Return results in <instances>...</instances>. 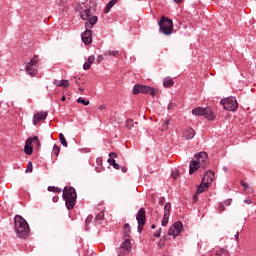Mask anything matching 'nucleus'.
Listing matches in <instances>:
<instances>
[{
  "instance_id": "obj_24",
  "label": "nucleus",
  "mask_w": 256,
  "mask_h": 256,
  "mask_svg": "<svg viewBox=\"0 0 256 256\" xmlns=\"http://www.w3.org/2000/svg\"><path fill=\"white\" fill-rule=\"evenodd\" d=\"M117 1H118V0H111V1L107 4V6H106V8H105V10H104V13H109V12L111 11V9H113V7H115V4L117 3Z\"/></svg>"
},
{
  "instance_id": "obj_7",
  "label": "nucleus",
  "mask_w": 256,
  "mask_h": 256,
  "mask_svg": "<svg viewBox=\"0 0 256 256\" xmlns=\"http://www.w3.org/2000/svg\"><path fill=\"white\" fill-rule=\"evenodd\" d=\"M37 65H39V56H34L28 63H26V73L31 77H35L37 75Z\"/></svg>"
},
{
  "instance_id": "obj_60",
  "label": "nucleus",
  "mask_w": 256,
  "mask_h": 256,
  "mask_svg": "<svg viewBox=\"0 0 256 256\" xmlns=\"http://www.w3.org/2000/svg\"><path fill=\"white\" fill-rule=\"evenodd\" d=\"M79 91H81V93H83V88H79Z\"/></svg>"
},
{
  "instance_id": "obj_10",
  "label": "nucleus",
  "mask_w": 256,
  "mask_h": 256,
  "mask_svg": "<svg viewBox=\"0 0 256 256\" xmlns=\"http://www.w3.org/2000/svg\"><path fill=\"white\" fill-rule=\"evenodd\" d=\"M181 231H183V223L181 221L175 222L169 229L168 235L172 237H177Z\"/></svg>"
},
{
  "instance_id": "obj_61",
  "label": "nucleus",
  "mask_w": 256,
  "mask_h": 256,
  "mask_svg": "<svg viewBox=\"0 0 256 256\" xmlns=\"http://www.w3.org/2000/svg\"><path fill=\"white\" fill-rule=\"evenodd\" d=\"M76 85H79V81H75Z\"/></svg>"
},
{
  "instance_id": "obj_39",
  "label": "nucleus",
  "mask_w": 256,
  "mask_h": 256,
  "mask_svg": "<svg viewBox=\"0 0 256 256\" xmlns=\"http://www.w3.org/2000/svg\"><path fill=\"white\" fill-rule=\"evenodd\" d=\"M171 177H172L173 179H177V178L179 177V171H178V170L173 171L172 174H171Z\"/></svg>"
},
{
  "instance_id": "obj_12",
  "label": "nucleus",
  "mask_w": 256,
  "mask_h": 256,
  "mask_svg": "<svg viewBox=\"0 0 256 256\" xmlns=\"http://www.w3.org/2000/svg\"><path fill=\"white\" fill-rule=\"evenodd\" d=\"M195 158L200 167L205 168V165H207V152H200L195 155Z\"/></svg>"
},
{
  "instance_id": "obj_20",
  "label": "nucleus",
  "mask_w": 256,
  "mask_h": 256,
  "mask_svg": "<svg viewBox=\"0 0 256 256\" xmlns=\"http://www.w3.org/2000/svg\"><path fill=\"white\" fill-rule=\"evenodd\" d=\"M204 113H205V108L203 107H197L192 110V115H196L199 117H203Z\"/></svg>"
},
{
  "instance_id": "obj_2",
  "label": "nucleus",
  "mask_w": 256,
  "mask_h": 256,
  "mask_svg": "<svg viewBox=\"0 0 256 256\" xmlns=\"http://www.w3.org/2000/svg\"><path fill=\"white\" fill-rule=\"evenodd\" d=\"M62 197L65 201L66 209H75V203H77V192L75 191V188L71 186L65 187Z\"/></svg>"
},
{
  "instance_id": "obj_16",
  "label": "nucleus",
  "mask_w": 256,
  "mask_h": 256,
  "mask_svg": "<svg viewBox=\"0 0 256 256\" xmlns=\"http://www.w3.org/2000/svg\"><path fill=\"white\" fill-rule=\"evenodd\" d=\"M199 167H201V165L196 160H192L190 162V166H189V174L193 175L195 173V171H197V169H199Z\"/></svg>"
},
{
  "instance_id": "obj_47",
  "label": "nucleus",
  "mask_w": 256,
  "mask_h": 256,
  "mask_svg": "<svg viewBox=\"0 0 256 256\" xmlns=\"http://www.w3.org/2000/svg\"><path fill=\"white\" fill-rule=\"evenodd\" d=\"M97 61H98V63H101L103 61V55H99L97 57Z\"/></svg>"
},
{
  "instance_id": "obj_28",
  "label": "nucleus",
  "mask_w": 256,
  "mask_h": 256,
  "mask_svg": "<svg viewBox=\"0 0 256 256\" xmlns=\"http://www.w3.org/2000/svg\"><path fill=\"white\" fill-rule=\"evenodd\" d=\"M164 215H171V203H166L164 205Z\"/></svg>"
},
{
  "instance_id": "obj_46",
  "label": "nucleus",
  "mask_w": 256,
  "mask_h": 256,
  "mask_svg": "<svg viewBox=\"0 0 256 256\" xmlns=\"http://www.w3.org/2000/svg\"><path fill=\"white\" fill-rule=\"evenodd\" d=\"M154 237H161V228L154 233Z\"/></svg>"
},
{
  "instance_id": "obj_44",
  "label": "nucleus",
  "mask_w": 256,
  "mask_h": 256,
  "mask_svg": "<svg viewBox=\"0 0 256 256\" xmlns=\"http://www.w3.org/2000/svg\"><path fill=\"white\" fill-rule=\"evenodd\" d=\"M91 221H93V215H89V216L86 218V223H87V224L91 223Z\"/></svg>"
},
{
  "instance_id": "obj_5",
  "label": "nucleus",
  "mask_w": 256,
  "mask_h": 256,
  "mask_svg": "<svg viewBox=\"0 0 256 256\" xmlns=\"http://www.w3.org/2000/svg\"><path fill=\"white\" fill-rule=\"evenodd\" d=\"M159 27L163 35H171V33H173V20L162 16L159 22Z\"/></svg>"
},
{
  "instance_id": "obj_14",
  "label": "nucleus",
  "mask_w": 256,
  "mask_h": 256,
  "mask_svg": "<svg viewBox=\"0 0 256 256\" xmlns=\"http://www.w3.org/2000/svg\"><path fill=\"white\" fill-rule=\"evenodd\" d=\"M203 117L209 119V121H213V119H215V113L211 108H204Z\"/></svg>"
},
{
  "instance_id": "obj_50",
  "label": "nucleus",
  "mask_w": 256,
  "mask_h": 256,
  "mask_svg": "<svg viewBox=\"0 0 256 256\" xmlns=\"http://www.w3.org/2000/svg\"><path fill=\"white\" fill-rule=\"evenodd\" d=\"M244 203H246V205H251V203L253 202L251 201V199H246L244 200Z\"/></svg>"
},
{
  "instance_id": "obj_8",
  "label": "nucleus",
  "mask_w": 256,
  "mask_h": 256,
  "mask_svg": "<svg viewBox=\"0 0 256 256\" xmlns=\"http://www.w3.org/2000/svg\"><path fill=\"white\" fill-rule=\"evenodd\" d=\"M220 103L221 105H223L226 111H237V107H239L237 99H235L234 97L225 98L221 100Z\"/></svg>"
},
{
  "instance_id": "obj_35",
  "label": "nucleus",
  "mask_w": 256,
  "mask_h": 256,
  "mask_svg": "<svg viewBox=\"0 0 256 256\" xmlns=\"http://www.w3.org/2000/svg\"><path fill=\"white\" fill-rule=\"evenodd\" d=\"M61 149L59 148V146H57V144H54L53 146V153L56 157H59V153H60Z\"/></svg>"
},
{
  "instance_id": "obj_34",
  "label": "nucleus",
  "mask_w": 256,
  "mask_h": 256,
  "mask_svg": "<svg viewBox=\"0 0 256 256\" xmlns=\"http://www.w3.org/2000/svg\"><path fill=\"white\" fill-rule=\"evenodd\" d=\"M129 233H131V226L129 224L124 225V235L125 237H129Z\"/></svg>"
},
{
  "instance_id": "obj_33",
  "label": "nucleus",
  "mask_w": 256,
  "mask_h": 256,
  "mask_svg": "<svg viewBox=\"0 0 256 256\" xmlns=\"http://www.w3.org/2000/svg\"><path fill=\"white\" fill-rule=\"evenodd\" d=\"M105 219V212L100 211L95 217V221H103Z\"/></svg>"
},
{
  "instance_id": "obj_48",
  "label": "nucleus",
  "mask_w": 256,
  "mask_h": 256,
  "mask_svg": "<svg viewBox=\"0 0 256 256\" xmlns=\"http://www.w3.org/2000/svg\"><path fill=\"white\" fill-rule=\"evenodd\" d=\"M98 109H99V111H105L106 107H105V105H100L98 107Z\"/></svg>"
},
{
  "instance_id": "obj_30",
  "label": "nucleus",
  "mask_w": 256,
  "mask_h": 256,
  "mask_svg": "<svg viewBox=\"0 0 256 256\" xmlns=\"http://www.w3.org/2000/svg\"><path fill=\"white\" fill-rule=\"evenodd\" d=\"M59 139H60L61 145H63V147H67V139H65V136L63 135V133L59 134Z\"/></svg>"
},
{
  "instance_id": "obj_32",
  "label": "nucleus",
  "mask_w": 256,
  "mask_h": 256,
  "mask_svg": "<svg viewBox=\"0 0 256 256\" xmlns=\"http://www.w3.org/2000/svg\"><path fill=\"white\" fill-rule=\"evenodd\" d=\"M108 163H109V165H112V167H114V169H119V164H117V162H115L114 158H109Z\"/></svg>"
},
{
  "instance_id": "obj_1",
  "label": "nucleus",
  "mask_w": 256,
  "mask_h": 256,
  "mask_svg": "<svg viewBox=\"0 0 256 256\" xmlns=\"http://www.w3.org/2000/svg\"><path fill=\"white\" fill-rule=\"evenodd\" d=\"M14 231L19 239L29 237V224L23 217L17 215L14 218Z\"/></svg>"
},
{
  "instance_id": "obj_23",
  "label": "nucleus",
  "mask_w": 256,
  "mask_h": 256,
  "mask_svg": "<svg viewBox=\"0 0 256 256\" xmlns=\"http://www.w3.org/2000/svg\"><path fill=\"white\" fill-rule=\"evenodd\" d=\"M163 85L164 87L169 88L173 87V85H175V82L173 81V79L166 77L164 78Z\"/></svg>"
},
{
  "instance_id": "obj_27",
  "label": "nucleus",
  "mask_w": 256,
  "mask_h": 256,
  "mask_svg": "<svg viewBox=\"0 0 256 256\" xmlns=\"http://www.w3.org/2000/svg\"><path fill=\"white\" fill-rule=\"evenodd\" d=\"M105 57H107L108 55L112 57H119V51H113V50H109V51H106L104 53Z\"/></svg>"
},
{
  "instance_id": "obj_57",
  "label": "nucleus",
  "mask_w": 256,
  "mask_h": 256,
  "mask_svg": "<svg viewBox=\"0 0 256 256\" xmlns=\"http://www.w3.org/2000/svg\"><path fill=\"white\" fill-rule=\"evenodd\" d=\"M175 3H181L182 0H174Z\"/></svg>"
},
{
  "instance_id": "obj_45",
  "label": "nucleus",
  "mask_w": 256,
  "mask_h": 256,
  "mask_svg": "<svg viewBox=\"0 0 256 256\" xmlns=\"http://www.w3.org/2000/svg\"><path fill=\"white\" fill-rule=\"evenodd\" d=\"M109 157H110V159H111L112 157H114V159H117V153L111 152V153L109 154Z\"/></svg>"
},
{
  "instance_id": "obj_56",
  "label": "nucleus",
  "mask_w": 256,
  "mask_h": 256,
  "mask_svg": "<svg viewBox=\"0 0 256 256\" xmlns=\"http://www.w3.org/2000/svg\"><path fill=\"white\" fill-rule=\"evenodd\" d=\"M67 0H61L58 5H63Z\"/></svg>"
},
{
  "instance_id": "obj_41",
  "label": "nucleus",
  "mask_w": 256,
  "mask_h": 256,
  "mask_svg": "<svg viewBox=\"0 0 256 256\" xmlns=\"http://www.w3.org/2000/svg\"><path fill=\"white\" fill-rule=\"evenodd\" d=\"M231 201H232L231 199H227L222 203H223L224 207H229V205H231Z\"/></svg>"
},
{
  "instance_id": "obj_55",
  "label": "nucleus",
  "mask_w": 256,
  "mask_h": 256,
  "mask_svg": "<svg viewBox=\"0 0 256 256\" xmlns=\"http://www.w3.org/2000/svg\"><path fill=\"white\" fill-rule=\"evenodd\" d=\"M122 173H127V167H122Z\"/></svg>"
},
{
  "instance_id": "obj_36",
  "label": "nucleus",
  "mask_w": 256,
  "mask_h": 256,
  "mask_svg": "<svg viewBox=\"0 0 256 256\" xmlns=\"http://www.w3.org/2000/svg\"><path fill=\"white\" fill-rule=\"evenodd\" d=\"M77 102H78V103H81L82 105H85V106L89 105V100H85V99H83L82 97H79V98L77 99Z\"/></svg>"
},
{
  "instance_id": "obj_21",
  "label": "nucleus",
  "mask_w": 256,
  "mask_h": 256,
  "mask_svg": "<svg viewBox=\"0 0 256 256\" xmlns=\"http://www.w3.org/2000/svg\"><path fill=\"white\" fill-rule=\"evenodd\" d=\"M120 247L130 252H131V249L133 248V246L131 245V240L129 238L125 239Z\"/></svg>"
},
{
  "instance_id": "obj_11",
  "label": "nucleus",
  "mask_w": 256,
  "mask_h": 256,
  "mask_svg": "<svg viewBox=\"0 0 256 256\" xmlns=\"http://www.w3.org/2000/svg\"><path fill=\"white\" fill-rule=\"evenodd\" d=\"M80 17L83 21L89 23V19H92L91 7L83 5L80 10Z\"/></svg>"
},
{
  "instance_id": "obj_6",
  "label": "nucleus",
  "mask_w": 256,
  "mask_h": 256,
  "mask_svg": "<svg viewBox=\"0 0 256 256\" xmlns=\"http://www.w3.org/2000/svg\"><path fill=\"white\" fill-rule=\"evenodd\" d=\"M139 93H143L144 95H151V97H155V95H157V93L155 92V89L153 87L136 84L133 87V94L139 95Z\"/></svg>"
},
{
  "instance_id": "obj_22",
  "label": "nucleus",
  "mask_w": 256,
  "mask_h": 256,
  "mask_svg": "<svg viewBox=\"0 0 256 256\" xmlns=\"http://www.w3.org/2000/svg\"><path fill=\"white\" fill-rule=\"evenodd\" d=\"M28 140H30V144L35 147H40L41 146V141H39V137L34 136V137H29Z\"/></svg>"
},
{
  "instance_id": "obj_15",
  "label": "nucleus",
  "mask_w": 256,
  "mask_h": 256,
  "mask_svg": "<svg viewBox=\"0 0 256 256\" xmlns=\"http://www.w3.org/2000/svg\"><path fill=\"white\" fill-rule=\"evenodd\" d=\"M184 139L189 141V139H193L195 137V130L193 128H187L183 133Z\"/></svg>"
},
{
  "instance_id": "obj_4",
  "label": "nucleus",
  "mask_w": 256,
  "mask_h": 256,
  "mask_svg": "<svg viewBox=\"0 0 256 256\" xmlns=\"http://www.w3.org/2000/svg\"><path fill=\"white\" fill-rule=\"evenodd\" d=\"M214 177L215 174L213 173V171L208 170L202 179V183L197 188L196 195H200V193L207 191V189H209V185L213 183Z\"/></svg>"
},
{
  "instance_id": "obj_53",
  "label": "nucleus",
  "mask_w": 256,
  "mask_h": 256,
  "mask_svg": "<svg viewBox=\"0 0 256 256\" xmlns=\"http://www.w3.org/2000/svg\"><path fill=\"white\" fill-rule=\"evenodd\" d=\"M234 237H235L236 241H239V232H237Z\"/></svg>"
},
{
  "instance_id": "obj_59",
  "label": "nucleus",
  "mask_w": 256,
  "mask_h": 256,
  "mask_svg": "<svg viewBox=\"0 0 256 256\" xmlns=\"http://www.w3.org/2000/svg\"><path fill=\"white\" fill-rule=\"evenodd\" d=\"M151 229H155V224H153V225L151 226Z\"/></svg>"
},
{
  "instance_id": "obj_9",
  "label": "nucleus",
  "mask_w": 256,
  "mask_h": 256,
  "mask_svg": "<svg viewBox=\"0 0 256 256\" xmlns=\"http://www.w3.org/2000/svg\"><path fill=\"white\" fill-rule=\"evenodd\" d=\"M136 220L138 223V232L141 233L143 231V227L147 221V217L145 215V208H140L137 215Z\"/></svg>"
},
{
  "instance_id": "obj_29",
  "label": "nucleus",
  "mask_w": 256,
  "mask_h": 256,
  "mask_svg": "<svg viewBox=\"0 0 256 256\" xmlns=\"http://www.w3.org/2000/svg\"><path fill=\"white\" fill-rule=\"evenodd\" d=\"M168 223H169V214H164L161 222L162 227H167Z\"/></svg>"
},
{
  "instance_id": "obj_18",
  "label": "nucleus",
  "mask_w": 256,
  "mask_h": 256,
  "mask_svg": "<svg viewBox=\"0 0 256 256\" xmlns=\"http://www.w3.org/2000/svg\"><path fill=\"white\" fill-rule=\"evenodd\" d=\"M95 62V56H89L87 59V62L84 63L83 65V69L84 71H89V69H91V65H93V63Z\"/></svg>"
},
{
  "instance_id": "obj_25",
  "label": "nucleus",
  "mask_w": 256,
  "mask_h": 256,
  "mask_svg": "<svg viewBox=\"0 0 256 256\" xmlns=\"http://www.w3.org/2000/svg\"><path fill=\"white\" fill-rule=\"evenodd\" d=\"M129 253H131V252L129 250H126V248H122V246H120L117 249L118 256H126V255H129Z\"/></svg>"
},
{
  "instance_id": "obj_52",
  "label": "nucleus",
  "mask_w": 256,
  "mask_h": 256,
  "mask_svg": "<svg viewBox=\"0 0 256 256\" xmlns=\"http://www.w3.org/2000/svg\"><path fill=\"white\" fill-rule=\"evenodd\" d=\"M169 123H170L169 119L165 120L164 125L166 126V129H167V126L169 125Z\"/></svg>"
},
{
  "instance_id": "obj_19",
  "label": "nucleus",
  "mask_w": 256,
  "mask_h": 256,
  "mask_svg": "<svg viewBox=\"0 0 256 256\" xmlns=\"http://www.w3.org/2000/svg\"><path fill=\"white\" fill-rule=\"evenodd\" d=\"M53 85H55L56 87H65V88H67L71 85V83H69V80L63 79V80H60V81L59 80H54Z\"/></svg>"
},
{
  "instance_id": "obj_3",
  "label": "nucleus",
  "mask_w": 256,
  "mask_h": 256,
  "mask_svg": "<svg viewBox=\"0 0 256 256\" xmlns=\"http://www.w3.org/2000/svg\"><path fill=\"white\" fill-rule=\"evenodd\" d=\"M97 21V16H93L89 19V22L85 23L86 31L81 34L82 41L85 45H91V43L93 42L90 29H93V26L95 25V23H97Z\"/></svg>"
},
{
  "instance_id": "obj_26",
  "label": "nucleus",
  "mask_w": 256,
  "mask_h": 256,
  "mask_svg": "<svg viewBox=\"0 0 256 256\" xmlns=\"http://www.w3.org/2000/svg\"><path fill=\"white\" fill-rule=\"evenodd\" d=\"M125 127L126 129H133V127H135V122L133 121V119L129 118L125 121Z\"/></svg>"
},
{
  "instance_id": "obj_13",
  "label": "nucleus",
  "mask_w": 256,
  "mask_h": 256,
  "mask_svg": "<svg viewBox=\"0 0 256 256\" xmlns=\"http://www.w3.org/2000/svg\"><path fill=\"white\" fill-rule=\"evenodd\" d=\"M47 119V112L41 111L36 113L33 116V125H37L38 123H41V121H45Z\"/></svg>"
},
{
  "instance_id": "obj_43",
  "label": "nucleus",
  "mask_w": 256,
  "mask_h": 256,
  "mask_svg": "<svg viewBox=\"0 0 256 256\" xmlns=\"http://www.w3.org/2000/svg\"><path fill=\"white\" fill-rule=\"evenodd\" d=\"M245 193L251 194L253 193V187L249 186L246 190H244Z\"/></svg>"
},
{
  "instance_id": "obj_38",
  "label": "nucleus",
  "mask_w": 256,
  "mask_h": 256,
  "mask_svg": "<svg viewBox=\"0 0 256 256\" xmlns=\"http://www.w3.org/2000/svg\"><path fill=\"white\" fill-rule=\"evenodd\" d=\"M218 211H219V213H223V211H225V204H223V202L219 203Z\"/></svg>"
},
{
  "instance_id": "obj_58",
  "label": "nucleus",
  "mask_w": 256,
  "mask_h": 256,
  "mask_svg": "<svg viewBox=\"0 0 256 256\" xmlns=\"http://www.w3.org/2000/svg\"><path fill=\"white\" fill-rule=\"evenodd\" d=\"M65 100H66L65 96H62L61 101H65Z\"/></svg>"
},
{
  "instance_id": "obj_42",
  "label": "nucleus",
  "mask_w": 256,
  "mask_h": 256,
  "mask_svg": "<svg viewBox=\"0 0 256 256\" xmlns=\"http://www.w3.org/2000/svg\"><path fill=\"white\" fill-rule=\"evenodd\" d=\"M240 183H241V185H242L244 191H245L247 188L250 187V186L247 184V182H245V181H241Z\"/></svg>"
},
{
  "instance_id": "obj_40",
  "label": "nucleus",
  "mask_w": 256,
  "mask_h": 256,
  "mask_svg": "<svg viewBox=\"0 0 256 256\" xmlns=\"http://www.w3.org/2000/svg\"><path fill=\"white\" fill-rule=\"evenodd\" d=\"M217 255H227V250L220 249V250L217 251Z\"/></svg>"
},
{
  "instance_id": "obj_37",
  "label": "nucleus",
  "mask_w": 256,
  "mask_h": 256,
  "mask_svg": "<svg viewBox=\"0 0 256 256\" xmlns=\"http://www.w3.org/2000/svg\"><path fill=\"white\" fill-rule=\"evenodd\" d=\"M26 173H33V163L28 162Z\"/></svg>"
},
{
  "instance_id": "obj_31",
  "label": "nucleus",
  "mask_w": 256,
  "mask_h": 256,
  "mask_svg": "<svg viewBox=\"0 0 256 256\" xmlns=\"http://www.w3.org/2000/svg\"><path fill=\"white\" fill-rule=\"evenodd\" d=\"M48 191H50L51 193H61L62 190L59 187L49 186Z\"/></svg>"
},
{
  "instance_id": "obj_17",
  "label": "nucleus",
  "mask_w": 256,
  "mask_h": 256,
  "mask_svg": "<svg viewBox=\"0 0 256 256\" xmlns=\"http://www.w3.org/2000/svg\"><path fill=\"white\" fill-rule=\"evenodd\" d=\"M24 152L26 153V155H33V144H31V140H26Z\"/></svg>"
},
{
  "instance_id": "obj_51",
  "label": "nucleus",
  "mask_w": 256,
  "mask_h": 256,
  "mask_svg": "<svg viewBox=\"0 0 256 256\" xmlns=\"http://www.w3.org/2000/svg\"><path fill=\"white\" fill-rule=\"evenodd\" d=\"M163 203H165V198H160V199H159V204H160V205H163Z\"/></svg>"
},
{
  "instance_id": "obj_54",
  "label": "nucleus",
  "mask_w": 256,
  "mask_h": 256,
  "mask_svg": "<svg viewBox=\"0 0 256 256\" xmlns=\"http://www.w3.org/2000/svg\"><path fill=\"white\" fill-rule=\"evenodd\" d=\"M174 107V104L171 102L169 105H168V109H173Z\"/></svg>"
},
{
  "instance_id": "obj_49",
  "label": "nucleus",
  "mask_w": 256,
  "mask_h": 256,
  "mask_svg": "<svg viewBox=\"0 0 256 256\" xmlns=\"http://www.w3.org/2000/svg\"><path fill=\"white\" fill-rule=\"evenodd\" d=\"M52 201H53V203H57V201H59V197L58 196H54L52 198Z\"/></svg>"
}]
</instances>
